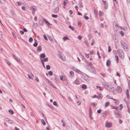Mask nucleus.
<instances>
[{
  "instance_id": "obj_1",
  "label": "nucleus",
  "mask_w": 130,
  "mask_h": 130,
  "mask_svg": "<svg viewBox=\"0 0 130 130\" xmlns=\"http://www.w3.org/2000/svg\"><path fill=\"white\" fill-rule=\"evenodd\" d=\"M117 53L121 58L123 59L124 58V53L122 50L118 49L117 50Z\"/></svg>"
},
{
  "instance_id": "obj_2",
  "label": "nucleus",
  "mask_w": 130,
  "mask_h": 130,
  "mask_svg": "<svg viewBox=\"0 0 130 130\" xmlns=\"http://www.w3.org/2000/svg\"><path fill=\"white\" fill-rule=\"evenodd\" d=\"M106 89L108 91L112 92L114 91L115 89L114 87L111 85L109 84L107 87H106Z\"/></svg>"
},
{
  "instance_id": "obj_3",
  "label": "nucleus",
  "mask_w": 130,
  "mask_h": 130,
  "mask_svg": "<svg viewBox=\"0 0 130 130\" xmlns=\"http://www.w3.org/2000/svg\"><path fill=\"white\" fill-rule=\"evenodd\" d=\"M36 7L35 6H32L30 7V9L32 10V13L33 14H34L35 12L37 10V9L35 8Z\"/></svg>"
},
{
  "instance_id": "obj_4",
  "label": "nucleus",
  "mask_w": 130,
  "mask_h": 130,
  "mask_svg": "<svg viewBox=\"0 0 130 130\" xmlns=\"http://www.w3.org/2000/svg\"><path fill=\"white\" fill-rule=\"evenodd\" d=\"M114 115L115 117L117 118H121V115L120 113L117 112L114 113Z\"/></svg>"
},
{
  "instance_id": "obj_5",
  "label": "nucleus",
  "mask_w": 130,
  "mask_h": 130,
  "mask_svg": "<svg viewBox=\"0 0 130 130\" xmlns=\"http://www.w3.org/2000/svg\"><path fill=\"white\" fill-rule=\"evenodd\" d=\"M89 70L91 72L95 74L96 73V71L92 67H90Z\"/></svg>"
},
{
  "instance_id": "obj_6",
  "label": "nucleus",
  "mask_w": 130,
  "mask_h": 130,
  "mask_svg": "<svg viewBox=\"0 0 130 130\" xmlns=\"http://www.w3.org/2000/svg\"><path fill=\"white\" fill-rule=\"evenodd\" d=\"M58 56L62 60L64 61L65 57L64 58L62 56V55L61 54V52L60 51H58Z\"/></svg>"
},
{
  "instance_id": "obj_7",
  "label": "nucleus",
  "mask_w": 130,
  "mask_h": 130,
  "mask_svg": "<svg viewBox=\"0 0 130 130\" xmlns=\"http://www.w3.org/2000/svg\"><path fill=\"white\" fill-rule=\"evenodd\" d=\"M116 91L118 93H121L122 91V88L120 86L118 87L116 89Z\"/></svg>"
},
{
  "instance_id": "obj_8",
  "label": "nucleus",
  "mask_w": 130,
  "mask_h": 130,
  "mask_svg": "<svg viewBox=\"0 0 130 130\" xmlns=\"http://www.w3.org/2000/svg\"><path fill=\"white\" fill-rule=\"evenodd\" d=\"M40 59L41 58H44L46 57V55L44 53H43L41 54L40 55Z\"/></svg>"
},
{
  "instance_id": "obj_9",
  "label": "nucleus",
  "mask_w": 130,
  "mask_h": 130,
  "mask_svg": "<svg viewBox=\"0 0 130 130\" xmlns=\"http://www.w3.org/2000/svg\"><path fill=\"white\" fill-rule=\"evenodd\" d=\"M13 57L17 61L19 62L20 60V59L14 55H13Z\"/></svg>"
},
{
  "instance_id": "obj_10",
  "label": "nucleus",
  "mask_w": 130,
  "mask_h": 130,
  "mask_svg": "<svg viewBox=\"0 0 130 130\" xmlns=\"http://www.w3.org/2000/svg\"><path fill=\"white\" fill-rule=\"evenodd\" d=\"M107 128H109L110 127L111 125L110 123H107L105 124Z\"/></svg>"
},
{
  "instance_id": "obj_11",
  "label": "nucleus",
  "mask_w": 130,
  "mask_h": 130,
  "mask_svg": "<svg viewBox=\"0 0 130 130\" xmlns=\"http://www.w3.org/2000/svg\"><path fill=\"white\" fill-rule=\"evenodd\" d=\"M37 48V51L38 52H39L42 51V48L41 46L40 45L38 46Z\"/></svg>"
},
{
  "instance_id": "obj_12",
  "label": "nucleus",
  "mask_w": 130,
  "mask_h": 130,
  "mask_svg": "<svg viewBox=\"0 0 130 130\" xmlns=\"http://www.w3.org/2000/svg\"><path fill=\"white\" fill-rule=\"evenodd\" d=\"M76 72L78 74H81L82 75H83V74H84V73L83 72H81V71H80V70H79L78 69H77V70L76 71Z\"/></svg>"
},
{
  "instance_id": "obj_13",
  "label": "nucleus",
  "mask_w": 130,
  "mask_h": 130,
  "mask_svg": "<svg viewBox=\"0 0 130 130\" xmlns=\"http://www.w3.org/2000/svg\"><path fill=\"white\" fill-rule=\"evenodd\" d=\"M44 22L43 20V21L42 20H40L39 21V24L41 26H42L43 24V22Z\"/></svg>"
},
{
  "instance_id": "obj_14",
  "label": "nucleus",
  "mask_w": 130,
  "mask_h": 130,
  "mask_svg": "<svg viewBox=\"0 0 130 130\" xmlns=\"http://www.w3.org/2000/svg\"><path fill=\"white\" fill-rule=\"evenodd\" d=\"M110 61L108 60L106 62V65L107 66H109L110 64Z\"/></svg>"
},
{
  "instance_id": "obj_15",
  "label": "nucleus",
  "mask_w": 130,
  "mask_h": 130,
  "mask_svg": "<svg viewBox=\"0 0 130 130\" xmlns=\"http://www.w3.org/2000/svg\"><path fill=\"white\" fill-rule=\"evenodd\" d=\"M43 20L44 22H45V23L48 25H52V24H50L47 20H46L45 19H43Z\"/></svg>"
},
{
  "instance_id": "obj_16",
  "label": "nucleus",
  "mask_w": 130,
  "mask_h": 130,
  "mask_svg": "<svg viewBox=\"0 0 130 130\" xmlns=\"http://www.w3.org/2000/svg\"><path fill=\"white\" fill-rule=\"evenodd\" d=\"M121 46L124 50H125V49H127V45L125 44H124L123 45H122Z\"/></svg>"
},
{
  "instance_id": "obj_17",
  "label": "nucleus",
  "mask_w": 130,
  "mask_h": 130,
  "mask_svg": "<svg viewBox=\"0 0 130 130\" xmlns=\"http://www.w3.org/2000/svg\"><path fill=\"white\" fill-rule=\"evenodd\" d=\"M6 120L7 121H8H8H9V123H10V124H12L13 123V121L11 120H8V118H6Z\"/></svg>"
},
{
  "instance_id": "obj_18",
  "label": "nucleus",
  "mask_w": 130,
  "mask_h": 130,
  "mask_svg": "<svg viewBox=\"0 0 130 130\" xmlns=\"http://www.w3.org/2000/svg\"><path fill=\"white\" fill-rule=\"evenodd\" d=\"M68 27L69 28L71 29L72 30L74 31V30L75 28L74 27H72L71 25L69 26Z\"/></svg>"
},
{
  "instance_id": "obj_19",
  "label": "nucleus",
  "mask_w": 130,
  "mask_h": 130,
  "mask_svg": "<svg viewBox=\"0 0 130 130\" xmlns=\"http://www.w3.org/2000/svg\"><path fill=\"white\" fill-rule=\"evenodd\" d=\"M108 84L107 83H103V86L105 87V88H106V87H107L108 85Z\"/></svg>"
},
{
  "instance_id": "obj_20",
  "label": "nucleus",
  "mask_w": 130,
  "mask_h": 130,
  "mask_svg": "<svg viewBox=\"0 0 130 130\" xmlns=\"http://www.w3.org/2000/svg\"><path fill=\"white\" fill-rule=\"evenodd\" d=\"M82 87L83 89H85L86 88V86L85 84H83Z\"/></svg>"
},
{
  "instance_id": "obj_21",
  "label": "nucleus",
  "mask_w": 130,
  "mask_h": 130,
  "mask_svg": "<svg viewBox=\"0 0 130 130\" xmlns=\"http://www.w3.org/2000/svg\"><path fill=\"white\" fill-rule=\"evenodd\" d=\"M8 111L12 115L14 113V112L11 109H9V110Z\"/></svg>"
},
{
  "instance_id": "obj_22",
  "label": "nucleus",
  "mask_w": 130,
  "mask_h": 130,
  "mask_svg": "<svg viewBox=\"0 0 130 130\" xmlns=\"http://www.w3.org/2000/svg\"><path fill=\"white\" fill-rule=\"evenodd\" d=\"M69 39V38L67 36L64 37H63V40L64 41H65L67 40H68Z\"/></svg>"
},
{
  "instance_id": "obj_23",
  "label": "nucleus",
  "mask_w": 130,
  "mask_h": 130,
  "mask_svg": "<svg viewBox=\"0 0 130 130\" xmlns=\"http://www.w3.org/2000/svg\"><path fill=\"white\" fill-rule=\"evenodd\" d=\"M58 8L57 7L54 9V11L55 12H58Z\"/></svg>"
},
{
  "instance_id": "obj_24",
  "label": "nucleus",
  "mask_w": 130,
  "mask_h": 130,
  "mask_svg": "<svg viewBox=\"0 0 130 130\" xmlns=\"http://www.w3.org/2000/svg\"><path fill=\"white\" fill-rule=\"evenodd\" d=\"M79 4L80 6V7L81 8L83 7V4L82 2L81 1L79 2Z\"/></svg>"
},
{
  "instance_id": "obj_25",
  "label": "nucleus",
  "mask_w": 130,
  "mask_h": 130,
  "mask_svg": "<svg viewBox=\"0 0 130 130\" xmlns=\"http://www.w3.org/2000/svg\"><path fill=\"white\" fill-rule=\"evenodd\" d=\"M83 79L85 80H86L88 79V77L86 75H85V76H83Z\"/></svg>"
},
{
  "instance_id": "obj_26",
  "label": "nucleus",
  "mask_w": 130,
  "mask_h": 130,
  "mask_svg": "<svg viewBox=\"0 0 130 130\" xmlns=\"http://www.w3.org/2000/svg\"><path fill=\"white\" fill-rule=\"evenodd\" d=\"M5 61L8 65H11V64L9 62L7 59H6Z\"/></svg>"
},
{
  "instance_id": "obj_27",
  "label": "nucleus",
  "mask_w": 130,
  "mask_h": 130,
  "mask_svg": "<svg viewBox=\"0 0 130 130\" xmlns=\"http://www.w3.org/2000/svg\"><path fill=\"white\" fill-rule=\"evenodd\" d=\"M120 33L122 36H123L124 35V33L122 31H121L120 32Z\"/></svg>"
},
{
  "instance_id": "obj_28",
  "label": "nucleus",
  "mask_w": 130,
  "mask_h": 130,
  "mask_svg": "<svg viewBox=\"0 0 130 130\" xmlns=\"http://www.w3.org/2000/svg\"><path fill=\"white\" fill-rule=\"evenodd\" d=\"M48 38L51 41H53V40L52 37L50 36H48Z\"/></svg>"
},
{
  "instance_id": "obj_29",
  "label": "nucleus",
  "mask_w": 130,
  "mask_h": 130,
  "mask_svg": "<svg viewBox=\"0 0 130 130\" xmlns=\"http://www.w3.org/2000/svg\"><path fill=\"white\" fill-rule=\"evenodd\" d=\"M52 17H54L55 18H56L58 17L57 15H55L54 14H52Z\"/></svg>"
},
{
  "instance_id": "obj_30",
  "label": "nucleus",
  "mask_w": 130,
  "mask_h": 130,
  "mask_svg": "<svg viewBox=\"0 0 130 130\" xmlns=\"http://www.w3.org/2000/svg\"><path fill=\"white\" fill-rule=\"evenodd\" d=\"M46 69L47 70H49L50 69V66L49 65H47L46 66Z\"/></svg>"
},
{
  "instance_id": "obj_31",
  "label": "nucleus",
  "mask_w": 130,
  "mask_h": 130,
  "mask_svg": "<svg viewBox=\"0 0 130 130\" xmlns=\"http://www.w3.org/2000/svg\"><path fill=\"white\" fill-rule=\"evenodd\" d=\"M115 57L117 62V63H118L119 62L118 57L117 56H115Z\"/></svg>"
},
{
  "instance_id": "obj_32",
  "label": "nucleus",
  "mask_w": 130,
  "mask_h": 130,
  "mask_svg": "<svg viewBox=\"0 0 130 130\" xmlns=\"http://www.w3.org/2000/svg\"><path fill=\"white\" fill-rule=\"evenodd\" d=\"M126 94L128 99H129V92H126Z\"/></svg>"
},
{
  "instance_id": "obj_33",
  "label": "nucleus",
  "mask_w": 130,
  "mask_h": 130,
  "mask_svg": "<svg viewBox=\"0 0 130 130\" xmlns=\"http://www.w3.org/2000/svg\"><path fill=\"white\" fill-rule=\"evenodd\" d=\"M41 122L42 123V124L44 125H45L46 124V123L44 121V120L43 119H42L41 121Z\"/></svg>"
},
{
  "instance_id": "obj_34",
  "label": "nucleus",
  "mask_w": 130,
  "mask_h": 130,
  "mask_svg": "<svg viewBox=\"0 0 130 130\" xmlns=\"http://www.w3.org/2000/svg\"><path fill=\"white\" fill-rule=\"evenodd\" d=\"M53 104L55 106L57 107H58V105L57 104L56 102V101H55L53 102Z\"/></svg>"
},
{
  "instance_id": "obj_35",
  "label": "nucleus",
  "mask_w": 130,
  "mask_h": 130,
  "mask_svg": "<svg viewBox=\"0 0 130 130\" xmlns=\"http://www.w3.org/2000/svg\"><path fill=\"white\" fill-rule=\"evenodd\" d=\"M109 103L108 102H106L105 105V106L106 107H107L109 104Z\"/></svg>"
},
{
  "instance_id": "obj_36",
  "label": "nucleus",
  "mask_w": 130,
  "mask_h": 130,
  "mask_svg": "<svg viewBox=\"0 0 130 130\" xmlns=\"http://www.w3.org/2000/svg\"><path fill=\"white\" fill-rule=\"evenodd\" d=\"M74 83L75 84H76L77 85H79V82H78V81L77 80L75 81Z\"/></svg>"
},
{
  "instance_id": "obj_37",
  "label": "nucleus",
  "mask_w": 130,
  "mask_h": 130,
  "mask_svg": "<svg viewBox=\"0 0 130 130\" xmlns=\"http://www.w3.org/2000/svg\"><path fill=\"white\" fill-rule=\"evenodd\" d=\"M84 18L85 19L87 20H88L89 18V17L88 16H86V15H84Z\"/></svg>"
},
{
  "instance_id": "obj_38",
  "label": "nucleus",
  "mask_w": 130,
  "mask_h": 130,
  "mask_svg": "<svg viewBox=\"0 0 130 130\" xmlns=\"http://www.w3.org/2000/svg\"><path fill=\"white\" fill-rule=\"evenodd\" d=\"M29 41L30 42H32L33 41L32 38L31 37H30L29 39Z\"/></svg>"
},
{
  "instance_id": "obj_39",
  "label": "nucleus",
  "mask_w": 130,
  "mask_h": 130,
  "mask_svg": "<svg viewBox=\"0 0 130 130\" xmlns=\"http://www.w3.org/2000/svg\"><path fill=\"white\" fill-rule=\"evenodd\" d=\"M38 45V44L37 42H35L33 44V45L34 46L36 47Z\"/></svg>"
},
{
  "instance_id": "obj_40",
  "label": "nucleus",
  "mask_w": 130,
  "mask_h": 130,
  "mask_svg": "<svg viewBox=\"0 0 130 130\" xmlns=\"http://www.w3.org/2000/svg\"><path fill=\"white\" fill-rule=\"evenodd\" d=\"M127 28L126 26H124L123 27V30L124 31H126L127 30Z\"/></svg>"
},
{
  "instance_id": "obj_41",
  "label": "nucleus",
  "mask_w": 130,
  "mask_h": 130,
  "mask_svg": "<svg viewBox=\"0 0 130 130\" xmlns=\"http://www.w3.org/2000/svg\"><path fill=\"white\" fill-rule=\"evenodd\" d=\"M48 74L50 76L52 75L53 74V72L51 71H50L48 72Z\"/></svg>"
},
{
  "instance_id": "obj_42",
  "label": "nucleus",
  "mask_w": 130,
  "mask_h": 130,
  "mask_svg": "<svg viewBox=\"0 0 130 130\" xmlns=\"http://www.w3.org/2000/svg\"><path fill=\"white\" fill-rule=\"evenodd\" d=\"M70 73L71 75L72 76L74 75V73L72 71H70Z\"/></svg>"
},
{
  "instance_id": "obj_43",
  "label": "nucleus",
  "mask_w": 130,
  "mask_h": 130,
  "mask_svg": "<svg viewBox=\"0 0 130 130\" xmlns=\"http://www.w3.org/2000/svg\"><path fill=\"white\" fill-rule=\"evenodd\" d=\"M112 108L116 110H118V107L116 106H113L112 107Z\"/></svg>"
},
{
  "instance_id": "obj_44",
  "label": "nucleus",
  "mask_w": 130,
  "mask_h": 130,
  "mask_svg": "<svg viewBox=\"0 0 130 130\" xmlns=\"http://www.w3.org/2000/svg\"><path fill=\"white\" fill-rule=\"evenodd\" d=\"M91 108L90 107L89 109V116H91L92 114L91 112Z\"/></svg>"
},
{
  "instance_id": "obj_45",
  "label": "nucleus",
  "mask_w": 130,
  "mask_h": 130,
  "mask_svg": "<svg viewBox=\"0 0 130 130\" xmlns=\"http://www.w3.org/2000/svg\"><path fill=\"white\" fill-rule=\"evenodd\" d=\"M43 38H44V39L46 40V41L48 40V39L45 35H43Z\"/></svg>"
},
{
  "instance_id": "obj_46",
  "label": "nucleus",
  "mask_w": 130,
  "mask_h": 130,
  "mask_svg": "<svg viewBox=\"0 0 130 130\" xmlns=\"http://www.w3.org/2000/svg\"><path fill=\"white\" fill-rule=\"evenodd\" d=\"M99 16L100 17H101V16H102V12L101 11H99Z\"/></svg>"
},
{
  "instance_id": "obj_47",
  "label": "nucleus",
  "mask_w": 130,
  "mask_h": 130,
  "mask_svg": "<svg viewBox=\"0 0 130 130\" xmlns=\"http://www.w3.org/2000/svg\"><path fill=\"white\" fill-rule=\"evenodd\" d=\"M120 107L119 110H121L123 108L122 105V104H120Z\"/></svg>"
},
{
  "instance_id": "obj_48",
  "label": "nucleus",
  "mask_w": 130,
  "mask_h": 130,
  "mask_svg": "<svg viewBox=\"0 0 130 130\" xmlns=\"http://www.w3.org/2000/svg\"><path fill=\"white\" fill-rule=\"evenodd\" d=\"M94 12L95 14V15H97V11H96L95 9H94Z\"/></svg>"
},
{
  "instance_id": "obj_49",
  "label": "nucleus",
  "mask_w": 130,
  "mask_h": 130,
  "mask_svg": "<svg viewBox=\"0 0 130 130\" xmlns=\"http://www.w3.org/2000/svg\"><path fill=\"white\" fill-rule=\"evenodd\" d=\"M68 3V2L67 1H64L63 2V5L64 6H65Z\"/></svg>"
},
{
  "instance_id": "obj_50",
  "label": "nucleus",
  "mask_w": 130,
  "mask_h": 130,
  "mask_svg": "<svg viewBox=\"0 0 130 130\" xmlns=\"http://www.w3.org/2000/svg\"><path fill=\"white\" fill-rule=\"evenodd\" d=\"M111 51V47L110 46H108V52H110Z\"/></svg>"
},
{
  "instance_id": "obj_51",
  "label": "nucleus",
  "mask_w": 130,
  "mask_h": 130,
  "mask_svg": "<svg viewBox=\"0 0 130 130\" xmlns=\"http://www.w3.org/2000/svg\"><path fill=\"white\" fill-rule=\"evenodd\" d=\"M125 43L123 41H121V46H122V45H123V44H125Z\"/></svg>"
},
{
  "instance_id": "obj_52",
  "label": "nucleus",
  "mask_w": 130,
  "mask_h": 130,
  "mask_svg": "<svg viewBox=\"0 0 130 130\" xmlns=\"http://www.w3.org/2000/svg\"><path fill=\"white\" fill-rule=\"evenodd\" d=\"M44 60L45 62L48 61V58L47 57H46V58H44Z\"/></svg>"
},
{
  "instance_id": "obj_53",
  "label": "nucleus",
  "mask_w": 130,
  "mask_h": 130,
  "mask_svg": "<svg viewBox=\"0 0 130 130\" xmlns=\"http://www.w3.org/2000/svg\"><path fill=\"white\" fill-rule=\"evenodd\" d=\"M72 69L75 72H76V70L77 69H76V68H75L74 67H72Z\"/></svg>"
},
{
  "instance_id": "obj_54",
  "label": "nucleus",
  "mask_w": 130,
  "mask_h": 130,
  "mask_svg": "<svg viewBox=\"0 0 130 130\" xmlns=\"http://www.w3.org/2000/svg\"><path fill=\"white\" fill-rule=\"evenodd\" d=\"M42 115L43 116V117L44 119L45 120V119H46V116H44V115L43 113H41Z\"/></svg>"
},
{
  "instance_id": "obj_55",
  "label": "nucleus",
  "mask_w": 130,
  "mask_h": 130,
  "mask_svg": "<svg viewBox=\"0 0 130 130\" xmlns=\"http://www.w3.org/2000/svg\"><path fill=\"white\" fill-rule=\"evenodd\" d=\"M77 38L78 39H79V40H80L82 38V37L80 35L79 36L77 37Z\"/></svg>"
},
{
  "instance_id": "obj_56",
  "label": "nucleus",
  "mask_w": 130,
  "mask_h": 130,
  "mask_svg": "<svg viewBox=\"0 0 130 130\" xmlns=\"http://www.w3.org/2000/svg\"><path fill=\"white\" fill-rule=\"evenodd\" d=\"M88 65H89V66H90V67H92L91 66H92V64L91 63L89 62L88 63Z\"/></svg>"
},
{
  "instance_id": "obj_57",
  "label": "nucleus",
  "mask_w": 130,
  "mask_h": 130,
  "mask_svg": "<svg viewBox=\"0 0 130 130\" xmlns=\"http://www.w3.org/2000/svg\"><path fill=\"white\" fill-rule=\"evenodd\" d=\"M101 111V109H99L97 110V112L99 113H100Z\"/></svg>"
},
{
  "instance_id": "obj_58",
  "label": "nucleus",
  "mask_w": 130,
  "mask_h": 130,
  "mask_svg": "<svg viewBox=\"0 0 130 130\" xmlns=\"http://www.w3.org/2000/svg\"><path fill=\"white\" fill-rule=\"evenodd\" d=\"M104 6V8L105 9H107L108 7L107 4H106Z\"/></svg>"
},
{
  "instance_id": "obj_59",
  "label": "nucleus",
  "mask_w": 130,
  "mask_h": 130,
  "mask_svg": "<svg viewBox=\"0 0 130 130\" xmlns=\"http://www.w3.org/2000/svg\"><path fill=\"white\" fill-rule=\"evenodd\" d=\"M102 96H97V98L98 99H100L101 98H102Z\"/></svg>"
},
{
  "instance_id": "obj_60",
  "label": "nucleus",
  "mask_w": 130,
  "mask_h": 130,
  "mask_svg": "<svg viewBox=\"0 0 130 130\" xmlns=\"http://www.w3.org/2000/svg\"><path fill=\"white\" fill-rule=\"evenodd\" d=\"M12 35L13 37L15 38L16 39L17 38L16 36L13 33H12Z\"/></svg>"
},
{
  "instance_id": "obj_61",
  "label": "nucleus",
  "mask_w": 130,
  "mask_h": 130,
  "mask_svg": "<svg viewBox=\"0 0 130 130\" xmlns=\"http://www.w3.org/2000/svg\"><path fill=\"white\" fill-rule=\"evenodd\" d=\"M20 32L22 35H23L24 34V31L21 30L20 31Z\"/></svg>"
},
{
  "instance_id": "obj_62",
  "label": "nucleus",
  "mask_w": 130,
  "mask_h": 130,
  "mask_svg": "<svg viewBox=\"0 0 130 130\" xmlns=\"http://www.w3.org/2000/svg\"><path fill=\"white\" fill-rule=\"evenodd\" d=\"M17 4L18 6H19L21 4V3H20L19 2H17Z\"/></svg>"
},
{
  "instance_id": "obj_63",
  "label": "nucleus",
  "mask_w": 130,
  "mask_h": 130,
  "mask_svg": "<svg viewBox=\"0 0 130 130\" xmlns=\"http://www.w3.org/2000/svg\"><path fill=\"white\" fill-rule=\"evenodd\" d=\"M68 99L70 101L72 102V100L71 99L70 97H69Z\"/></svg>"
},
{
  "instance_id": "obj_64",
  "label": "nucleus",
  "mask_w": 130,
  "mask_h": 130,
  "mask_svg": "<svg viewBox=\"0 0 130 130\" xmlns=\"http://www.w3.org/2000/svg\"><path fill=\"white\" fill-rule=\"evenodd\" d=\"M85 44H86V45H88V41H86L85 42Z\"/></svg>"
}]
</instances>
